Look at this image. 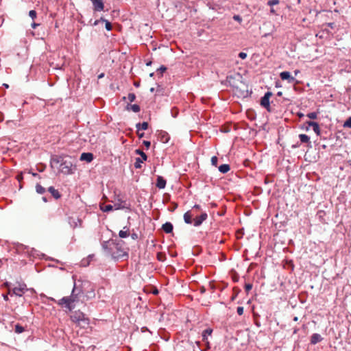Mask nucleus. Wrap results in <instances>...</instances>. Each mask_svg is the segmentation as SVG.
<instances>
[{
  "mask_svg": "<svg viewBox=\"0 0 351 351\" xmlns=\"http://www.w3.org/2000/svg\"><path fill=\"white\" fill-rule=\"evenodd\" d=\"M123 241L110 239L104 241L101 243V246L108 255L111 256L113 259L118 260L125 256H128V254L123 248Z\"/></svg>",
  "mask_w": 351,
  "mask_h": 351,
  "instance_id": "f257e3e1",
  "label": "nucleus"
},
{
  "mask_svg": "<svg viewBox=\"0 0 351 351\" xmlns=\"http://www.w3.org/2000/svg\"><path fill=\"white\" fill-rule=\"evenodd\" d=\"M82 293L80 289L76 287L75 282L69 296H65L58 301V304L62 307L64 306L69 311H72L75 308V302L79 301L80 295Z\"/></svg>",
  "mask_w": 351,
  "mask_h": 351,
  "instance_id": "f03ea898",
  "label": "nucleus"
},
{
  "mask_svg": "<svg viewBox=\"0 0 351 351\" xmlns=\"http://www.w3.org/2000/svg\"><path fill=\"white\" fill-rule=\"evenodd\" d=\"M71 320L81 328H86L89 325V319L86 315L80 311H75L70 316Z\"/></svg>",
  "mask_w": 351,
  "mask_h": 351,
  "instance_id": "7ed1b4c3",
  "label": "nucleus"
},
{
  "mask_svg": "<svg viewBox=\"0 0 351 351\" xmlns=\"http://www.w3.org/2000/svg\"><path fill=\"white\" fill-rule=\"evenodd\" d=\"M73 162L70 160H64L60 165L59 172L65 175L72 174Z\"/></svg>",
  "mask_w": 351,
  "mask_h": 351,
  "instance_id": "20e7f679",
  "label": "nucleus"
},
{
  "mask_svg": "<svg viewBox=\"0 0 351 351\" xmlns=\"http://www.w3.org/2000/svg\"><path fill=\"white\" fill-rule=\"evenodd\" d=\"M136 154L140 155L141 158H136L135 159V162L134 164V166L136 169H140L141 168V164L146 161L147 159V156L145 152H143L141 149H137L135 150Z\"/></svg>",
  "mask_w": 351,
  "mask_h": 351,
  "instance_id": "39448f33",
  "label": "nucleus"
},
{
  "mask_svg": "<svg viewBox=\"0 0 351 351\" xmlns=\"http://www.w3.org/2000/svg\"><path fill=\"white\" fill-rule=\"evenodd\" d=\"M272 95V93L267 91L261 99V106L265 108L268 112H271L269 99Z\"/></svg>",
  "mask_w": 351,
  "mask_h": 351,
  "instance_id": "423d86ee",
  "label": "nucleus"
},
{
  "mask_svg": "<svg viewBox=\"0 0 351 351\" xmlns=\"http://www.w3.org/2000/svg\"><path fill=\"white\" fill-rule=\"evenodd\" d=\"M25 290H27L26 285L23 284L20 285L19 287L13 288L12 290L9 289L8 294L11 295H15L21 297L25 293Z\"/></svg>",
  "mask_w": 351,
  "mask_h": 351,
  "instance_id": "0eeeda50",
  "label": "nucleus"
},
{
  "mask_svg": "<svg viewBox=\"0 0 351 351\" xmlns=\"http://www.w3.org/2000/svg\"><path fill=\"white\" fill-rule=\"evenodd\" d=\"M93 3V9L95 12H101L104 10L103 0H90Z\"/></svg>",
  "mask_w": 351,
  "mask_h": 351,
  "instance_id": "6e6552de",
  "label": "nucleus"
},
{
  "mask_svg": "<svg viewBox=\"0 0 351 351\" xmlns=\"http://www.w3.org/2000/svg\"><path fill=\"white\" fill-rule=\"evenodd\" d=\"M64 158L62 156L53 155L50 160V166L53 168L54 165L62 164L64 160Z\"/></svg>",
  "mask_w": 351,
  "mask_h": 351,
  "instance_id": "1a4fd4ad",
  "label": "nucleus"
},
{
  "mask_svg": "<svg viewBox=\"0 0 351 351\" xmlns=\"http://www.w3.org/2000/svg\"><path fill=\"white\" fill-rule=\"evenodd\" d=\"M208 217V215L206 212L202 213V214L194 219V226L197 227L202 225L203 221H204Z\"/></svg>",
  "mask_w": 351,
  "mask_h": 351,
  "instance_id": "9d476101",
  "label": "nucleus"
},
{
  "mask_svg": "<svg viewBox=\"0 0 351 351\" xmlns=\"http://www.w3.org/2000/svg\"><path fill=\"white\" fill-rule=\"evenodd\" d=\"M158 138L163 143H168L170 139L169 134L167 132L162 130L158 132Z\"/></svg>",
  "mask_w": 351,
  "mask_h": 351,
  "instance_id": "9b49d317",
  "label": "nucleus"
},
{
  "mask_svg": "<svg viewBox=\"0 0 351 351\" xmlns=\"http://www.w3.org/2000/svg\"><path fill=\"white\" fill-rule=\"evenodd\" d=\"M280 77L282 80H287L289 83H293L295 77L291 75L289 71H282L280 73Z\"/></svg>",
  "mask_w": 351,
  "mask_h": 351,
  "instance_id": "f8f14e48",
  "label": "nucleus"
},
{
  "mask_svg": "<svg viewBox=\"0 0 351 351\" xmlns=\"http://www.w3.org/2000/svg\"><path fill=\"white\" fill-rule=\"evenodd\" d=\"M306 124H307L308 126H311L313 128V131L317 136L320 135L321 131H320L319 125L317 122L312 121H307L306 122Z\"/></svg>",
  "mask_w": 351,
  "mask_h": 351,
  "instance_id": "ddd939ff",
  "label": "nucleus"
},
{
  "mask_svg": "<svg viewBox=\"0 0 351 351\" xmlns=\"http://www.w3.org/2000/svg\"><path fill=\"white\" fill-rule=\"evenodd\" d=\"M94 158L93 154L90 152H84L80 156V160L90 162Z\"/></svg>",
  "mask_w": 351,
  "mask_h": 351,
  "instance_id": "4468645a",
  "label": "nucleus"
},
{
  "mask_svg": "<svg viewBox=\"0 0 351 351\" xmlns=\"http://www.w3.org/2000/svg\"><path fill=\"white\" fill-rule=\"evenodd\" d=\"M166 184V180L163 177L158 176L156 183V187L159 189H163L165 188Z\"/></svg>",
  "mask_w": 351,
  "mask_h": 351,
  "instance_id": "2eb2a0df",
  "label": "nucleus"
},
{
  "mask_svg": "<svg viewBox=\"0 0 351 351\" xmlns=\"http://www.w3.org/2000/svg\"><path fill=\"white\" fill-rule=\"evenodd\" d=\"M213 329L210 328H208L203 330L202 336V341L206 342L207 345H209V342L208 341V336H210L213 333Z\"/></svg>",
  "mask_w": 351,
  "mask_h": 351,
  "instance_id": "dca6fc26",
  "label": "nucleus"
},
{
  "mask_svg": "<svg viewBox=\"0 0 351 351\" xmlns=\"http://www.w3.org/2000/svg\"><path fill=\"white\" fill-rule=\"evenodd\" d=\"M323 340L322 336L318 333H313L311 337V343L315 345Z\"/></svg>",
  "mask_w": 351,
  "mask_h": 351,
  "instance_id": "f3484780",
  "label": "nucleus"
},
{
  "mask_svg": "<svg viewBox=\"0 0 351 351\" xmlns=\"http://www.w3.org/2000/svg\"><path fill=\"white\" fill-rule=\"evenodd\" d=\"M48 191L51 194V195L56 199H58L61 197V194L60 193V192L57 189H56L53 186L49 187Z\"/></svg>",
  "mask_w": 351,
  "mask_h": 351,
  "instance_id": "a211bd4d",
  "label": "nucleus"
},
{
  "mask_svg": "<svg viewBox=\"0 0 351 351\" xmlns=\"http://www.w3.org/2000/svg\"><path fill=\"white\" fill-rule=\"evenodd\" d=\"M162 229L166 233H171L173 231V226L171 222H166L162 225Z\"/></svg>",
  "mask_w": 351,
  "mask_h": 351,
  "instance_id": "6ab92c4d",
  "label": "nucleus"
},
{
  "mask_svg": "<svg viewBox=\"0 0 351 351\" xmlns=\"http://www.w3.org/2000/svg\"><path fill=\"white\" fill-rule=\"evenodd\" d=\"M127 110H132L134 112H138L141 110L140 106L138 104H128L126 106Z\"/></svg>",
  "mask_w": 351,
  "mask_h": 351,
  "instance_id": "aec40b11",
  "label": "nucleus"
},
{
  "mask_svg": "<svg viewBox=\"0 0 351 351\" xmlns=\"http://www.w3.org/2000/svg\"><path fill=\"white\" fill-rule=\"evenodd\" d=\"M219 171L221 173H226L230 169V166L228 164H223L218 167Z\"/></svg>",
  "mask_w": 351,
  "mask_h": 351,
  "instance_id": "412c9836",
  "label": "nucleus"
},
{
  "mask_svg": "<svg viewBox=\"0 0 351 351\" xmlns=\"http://www.w3.org/2000/svg\"><path fill=\"white\" fill-rule=\"evenodd\" d=\"M184 221L187 224L192 223V215L190 211H187L184 214Z\"/></svg>",
  "mask_w": 351,
  "mask_h": 351,
  "instance_id": "4be33fe9",
  "label": "nucleus"
},
{
  "mask_svg": "<svg viewBox=\"0 0 351 351\" xmlns=\"http://www.w3.org/2000/svg\"><path fill=\"white\" fill-rule=\"evenodd\" d=\"M77 223H79L80 226H81L82 220L80 219H73V217L69 218V223L73 228H76L78 226Z\"/></svg>",
  "mask_w": 351,
  "mask_h": 351,
  "instance_id": "5701e85b",
  "label": "nucleus"
},
{
  "mask_svg": "<svg viewBox=\"0 0 351 351\" xmlns=\"http://www.w3.org/2000/svg\"><path fill=\"white\" fill-rule=\"evenodd\" d=\"M299 138H300V142L302 143H311L310 138L306 134H300Z\"/></svg>",
  "mask_w": 351,
  "mask_h": 351,
  "instance_id": "b1692460",
  "label": "nucleus"
},
{
  "mask_svg": "<svg viewBox=\"0 0 351 351\" xmlns=\"http://www.w3.org/2000/svg\"><path fill=\"white\" fill-rule=\"evenodd\" d=\"M148 123L147 122H143L142 123H138L136 125V128L138 131L140 130H146L148 128Z\"/></svg>",
  "mask_w": 351,
  "mask_h": 351,
  "instance_id": "393cba45",
  "label": "nucleus"
},
{
  "mask_svg": "<svg viewBox=\"0 0 351 351\" xmlns=\"http://www.w3.org/2000/svg\"><path fill=\"white\" fill-rule=\"evenodd\" d=\"M99 21L105 23V27H106V30H108V31L112 30V24L110 23V22H109L108 20H106L104 17H101Z\"/></svg>",
  "mask_w": 351,
  "mask_h": 351,
  "instance_id": "a878e982",
  "label": "nucleus"
},
{
  "mask_svg": "<svg viewBox=\"0 0 351 351\" xmlns=\"http://www.w3.org/2000/svg\"><path fill=\"white\" fill-rule=\"evenodd\" d=\"M123 229H126V230H121L119 232V236L121 238H126L127 237L129 236V232H128L129 228L127 226H125L123 228Z\"/></svg>",
  "mask_w": 351,
  "mask_h": 351,
  "instance_id": "bb28decb",
  "label": "nucleus"
},
{
  "mask_svg": "<svg viewBox=\"0 0 351 351\" xmlns=\"http://www.w3.org/2000/svg\"><path fill=\"white\" fill-rule=\"evenodd\" d=\"M36 191L39 194H43L45 193V189L40 184H37L36 185Z\"/></svg>",
  "mask_w": 351,
  "mask_h": 351,
  "instance_id": "cd10ccee",
  "label": "nucleus"
},
{
  "mask_svg": "<svg viewBox=\"0 0 351 351\" xmlns=\"http://www.w3.org/2000/svg\"><path fill=\"white\" fill-rule=\"evenodd\" d=\"M112 209H113V206H112L110 204H108V205H105L104 206H101V210L103 212H110V211L112 210Z\"/></svg>",
  "mask_w": 351,
  "mask_h": 351,
  "instance_id": "c85d7f7f",
  "label": "nucleus"
},
{
  "mask_svg": "<svg viewBox=\"0 0 351 351\" xmlns=\"http://www.w3.org/2000/svg\"><path fill=\"white\" fill-rule=\"evenodd\" d=\"M24 330H25V329H24L23 326H22L21 325H20L19 324L15 325V328H14L15 332L20 334V333L23 332Z\"/></svg>",
  "mask_w": 351,
  "mask_h": 351,
  "instance_id": "c756f323",
  "label": "nucleus"
},
{
  "mask_svg": "<svg viewBox=\"0 0 351 351\" xmlns=\"http://www.w3.org/2000/svg\"><path fill=\"white\" fill-rule=\"evenodd\" d=\"M317 114H318V112H312L308 113L306 114V117L311 119H316L317 118Z\"/></svg>",
  "mask_w": 351,
  "mask_h": 351,
  "instance_id": "7c9ffc66",
  "label": "nucleus"
},
{
  "mask_svg": "<svg viewBox=\"0 0 351 351\" xmlns=\"http://www.w3.org/2000/svg\"><path fill=\"white\" fill-rule=\"evenodd\" d=\"M343 125L344 128H351V117L346 119Z\"/></svg>",
  "mask_w": 351,
  "mask_h": 351,
  "instance_id": "2f4dec72",
  "label": "nucleus"
},
{
  "mask_svg": "<svg viewBox=\"0 0 351 351\" xmlns=\"http://www.w3.org/2000/svg\"><path fill=\"white\" fill-rule=\"evenodd\" d=\"M93 255H89V256H88V258L89 259V261H85V260H82V265L83 266H84V267H85V266H87V265L89 264V261H91V260L93 259Z\"/></svg>",
  "mask_w": 351,
  "mask_h": 351,
  "instance_id": "473e14b6",
  "label": "nucleus"
},
{
  "mask_svg": "<svg viewBox=\"0 0 351 351\" xmlns=\"http://www.w3.org/2000/svg\"><path fill=\"white\" fill-rule=\"evenodd\" d=\"M217 162H218V158L215 156H213L211 158V164L212 165L215 166V167H217Z\"/></svg>",
  "mask_w": 351,
  "mask_h": 351,
  "instance_id": "72a5a7b5",
  "label": "nucleus"
},
{
  "mask_svg": "<svg viewBox=\"0 0 351 351\" xmlns=\"http://www.w3.org/2000/svg\"><path fill=\"white\" fill-rule=\"evenodd\" d=\"M128 100L130 101V102H132L135 100L136 99V95L134 93H129L128 95Z\"/></svg>",
  "mask_w": 351,
  "mask_h": 351,
  "instance_id": "f704fd0d",
  "label": "nucleus"
},
{
  "mask_svg": "<svg viewBox=\"0 0 351 351\" xmlns=\"http://www.w3.org/2000/svg\"><path fill=\"white\" fill-rule=\"evenodd\" d=\"M29 16L32 19H34L36 18L37 13L35 10H32L29 12Z\"/></svg>",
  "mask_w": 351,
  "mask_h": 351,
  "instance_id": "c9c22d12",
  "label": "nucleus"
},
{
  "mask_svg": "<svg viewBox=\"0 0 351 351\" xmlns=\"http://www.w3.org/2000/svg\"><path fill=\"white\" fill-rule=\"evenodd\" d=\"M279 3V0H269L267 2V5L269 6H273L274 5H277Z\"/></svg>",
  "mask_w": 351,
  "mask_h": 351,
  "instance_id": "e433bc0d",
  "label": "nucleus"
},
{
  "mask_svg": "<svg viewBox=\"0 0 351 351\" xmlns=\"http://www.w3.org/2000/svg\"><path fill=\"white\" fill-rule=\"evenodd\" d=\"M252 289V284L248 283L245 285V290L248 293Z\"/></svg>",
  "mask_w": 351,
  "mask_h": 351,
  "instance_id": "4c0bfd02",
  "label": "nucleus"
},
{
  "mask_svg": "<svg viewBox=\"0 0 351 351\" xmlns=\"http://www.w3.org/2000/svg\"><path fill=\"white\" fill-rule=\"evenodd\" d=\"M167 67L164 65H162L159 69H157V71L160 72L161 75L167 71Z\"/></svg>",
  "mask_w": 351,
  "mask_h": 351,
  "instance_id": "58836bf2",
  "label": "nucleus"
},
{
  "mask_svg": "<svg viewBox=\"0 0 351 351\" xmlns=\"http://www.w3.org/2000/svg\"><path fill=\"white\" fill-rule=\"evenodd\" d=\"M244 308L243 306H238L237 308V312L238 315H242L243 314Z\"/></svg>",
  "mask_w": 351,
  "mask_h": 351,
  "instance_id": "ea45409f",
  "label": "nucleus"
},
{
  "mask_svg": "<svg viewBox=\"0 0 351 351\" xmlns=\"http://www.w3.org/2000/svg\"><path fill=\"white\" fill-rule=\"evenodd\" d=\"M238 56H239L240 58H241V59L244 60V59H245V58H247V53H245V52H240V53H239Z\"/></svg>",
  "mask_w": 351,
  "mask_h": 351,
  "instance_id": "a19ab883",
  "label": "nucleus"
},
{
  "mask_svg": "<svg viewBox=\"0 0 351 351\" xmlns=\"http://www.w3.org/2000/svg\"><path fill=\"white\" fill-rule=\"evenodd\" d=\"M233 19L239 23L242 21V18L239 15H234Z\"/></svg>",
  "mask_w": 351,
  "mask_h": 351,
  "instance_id": "79ce46f5",
  "label": "nucleus"
},
{
  "mask_svg": "<svg viewBox=\"0 0 351 351\" xmlns=\"http://www.w3.org/2000/svg\"><path fill=\"white\" fill-rule=\"evenodd\" d=\"M114 206H115V209L118 210V209H123L124 208L125 206V205H122L121 204H114Z\"/></svg>",
  "mask_w": 351,
  "mask_h": 351,
  "instance_id": "37998d69",
  "label": "nucleus"
},
{
  "mask_svg": "<svg viewBox=\"0 0 351 351\" xmlns=\"http://www.w3.org/2000/svg\"><path fill=\"white\" fill-rule=\"evenodd\" d=\"M143 144L146 147L147 149H149L151 145L150 141H143Z\"/></svg>",
  "mask_w": 351,
  "mask_h": 351,
  "instance_id": "c03bdc74",
  "label": "nucleus"
},
{
  "mask_svg": "<svg viewBox=\"0 0 351 351\" xmlns=\"http://www.w3.org/2000/svg\"><path fill=\"white\" fill-rule=\"evenodd\" d=\"M130 236L133 240H136L138 238V234L136 232L132 233Z\"/></svg>",
  "mask_w": 351,
  "mask_h": 351,
  "instance_id": "a18cd8bd",
  "label": "nucleus"
},
{
  "mask_svg": "<svg viewBox=\"0 0 351 351\" xmlns=\"http://www.w3.org/2000/svg\"><path fill=\"white\" fill-rule=\"evenodd\" d=\"M326 25L331 29H334L336 27V25L335 23H326Z\"/></svg>",
  "mask_w": 351,
  "mask_h": 351,
  "instance_id": "49530a36",
  "label": "nucleus"
},
{
  "mask_svg": "<svg viewBox=\"0 0 351 351\" xmlns=\"http://www.w3.org/2000/svg\"><path fill=\"white\" fill-rule=\"evenodd\" d=\"M206 291V288H205L204 286H202V287H201L199 288V292H200V293H202V294L205 293Z\"/></svg>",
  "mask_w": 351,
  "mask_h": 351,
  "instance_id": "de8ad7c7",
  "label": "nucleus"
},
{
  "mask_svg": "<svg viewBox=\"0 0 351 351\" xmlns=\"http://www.w3.org/2000/svg\"><path fill=\"white\" fill-rule=\"evenodd\" d=\"M16 179L21 182L23 179V173H20L19 175H17L16 176Z\"/></svg>",
  "mask_w": 351,
  "mask_h": 351,
  "instance_id": "09e8293b",
  "label": "nucleus"
},
{
  "mask_svg": "<svg viewBox=\"0 0 351 351\" xmlns=\"http://www.w3.org/2000/svg\"><path fill=\"white\" fill-rule=\"evenodd\" d=\"M40 24L39 23H32L31 26L33 29H36L38 26H39Z\"/></svg>",
  "mask_w": 351,
  "mask_h": 351,
  "instance_id": "8fccbe9b",
  "label": "nucleus"
},
{
  "mask_svg": "<svg viewBox=\"0 0 351 351\" xmlns=\"http://www.w3.org/2000/svg\"><path fill=\"white\" fill-rule=\"evenodd\" d=\"M137 134H138V136L139 138H141L144 136V133L142 132V133H140L139 131L137 130Z\"/></svg>",
  "mask_w": 351,
  "mask_h": 351,
  "instance_id": "3c124183",
  "label": "nucleus"
},
{
  "mask_svg": "<svg viewBox=\"0 0 351 351\" xmlns=\"http://www.w3.org/2000/svg\"><path fill=\"white\" fill-rule=\"evenodd\" d=\"M193 208L200 210L201 206L199 204H195L194 205Z\"/></svg>",
  "mask_w": 351,
  "mask_h": 351,
  "instance_id": "603ef678",
  "label": "nucleus"
},
{
  "mask_svg": "<svg viewBox=\"0 0 351 351\" xmlns=\"http://www.w3.org/2000/svg\"><path fill=\"white\" fill-rule=\"evenodd\" d=\"M100 21H99V20H96V21L94 22L93 25H95H95H97Z\"/></svg>",
  "mask_w": 351,
  "mask_h": 351,
  "instance_id": "864d4df0",
  "label": "nucleus"
},
{
  "mask_svg": "<svg viewBox=\"0 0 351 351\" xmlns=\"http://www.w3.org/2000/svg\"><path fill=\"white\" fill-rule=\"evenodd\" d=\"M47 299L49 300H50V301H53V302H57L56 300L54 298H53L49 297V298H47Z\"/></svg>",
  "mask_w": 351,
  "mask_h": 351,
  "instance_id": "5fc2aeb1",
  "label": "nucleus"
},
{
  "mask_svg": "<svg viewBox=\"0 0 351 351\" xmlns=\"http://www.w3.org/2000/svg\"><path fill=\"white\" fill-rule=\"evenodd\" d=\"M233 280H234V282H237V281L239 280V277H238V276H234V277H233Z\"/></svg>",
  "mask_w": 351,
  "mask_h": 351,
  "instance_id": "6e6d98bb",
  "label": "nucleus"
},
{
  "mask_svg": "<svg viewBox=\"0 0 351 351\" xmlns=\"http://www.w3.org/2000/svg\"><path fill=\"white\" fill-rule=\"evenodd\" d=\"M104 77V73H101V74H99V75H98V78H99V79H101V78H102V77Z\"/></svg>",
  "mask_w": 351,
  "mask_h": 351,
  "instance_id": "4d7b16f0",
  "label": "nucleus"
},
{
  "mask_svg": "<svg viewBox=\"0 0 351 351\" xmlns=\"http://www.w3.org/2000/svg\"><path fill=\"white\" fill-rule=\"evenodd\" d=\"M299 329L297 328H295L293 330V334H296L298 332Z\"/></svg>",
  "mask_w": 351,
  "mask_h": 351,
  "instance_id": "13d9d810",
  "label": "nucleus"
},
{
  "mask_svg": "<svg viewBox=\"0 0 351 351\" xmlns=\"http://www.w3.org/2000/svg\"><path fill=\"white\" fill-rule=\"evenodd\" d=\"M298 116L299 117H304V114H302V112H298Z\"/></svg>",
  "mask_w": 351,
  "mask_h": 351,
  "instance_id": "bf43d9fd",
  "label": "nucleus"
},
{
  "mask_svg": "<svg viewBox=\"0 0 351 351\" xmlns=\"http://www.w3.org/2000/svg\"><path fill=\"white\" fill-rule=\"evenodd\" d=\"M3 299L5 300V301H8V297L7 295H3Z\"/></svg>",
  "mask_w": 351,
  "mask_h": 351,
  "instance_id": "052dcab7",
  "label": "nucleus"
},
{
  "mask_svg": "<svg viewBox=\"0 0 351 351\" xmlns=\"http://www.w3.org/2000/svg\"><path fill=\"white\" fill-rule=\"evenodd\" d=\"M3 86L5 88H9V85L8 84H3Z\"/></svg>",
  "mask_w": 351,
  "mask_h": 351,
  "instance_id": "680f3d73",
  "label": "nucleus"
},
{
  "mask_svg": "<svg viewBox=\"0 0 351 351\" xmlns=\"http://www.w3.org/2000/svg\"><path fill=\"white\" fill-rule=\"evenodd\" d=\"M237 296V293L235 295H233V296L232 297L231 300H234L236 298Z\"/></svg>",
  "mask_w": 351,
  "mask_h": 351,
  "instance_id": "e2e57ef3",
  "label": "nucleus"
},
{
  "mask_svg": "<svg viewBox=\"0 0 351 351\" xmlns=\"http://www.w3.org/2000/svg\"><path fill=\"white\" fill-rule=\"evenodd\" d=\"M42 199H43V202H47V197H42Z\"/></svg>",
  "mask_w": 351,
  "mask_h": 351,
  "instance_id": "0e129e2a",
  "label": "nucleus"
},
{
  "mask_svg": "<svg viewBox=\"0 0 351 351\" xmlns=\"http://www.w3.org/2000/svg\"><path fill=\"white\" fill-rule=\"evenodd\" d=\"M293 320L294 322H297L298 320V317L295 316V317H293Z\"/></svg>",
  "mask_w": 351,
  "mask_h": 351,
  "instance_id": "69168bd1",
  "label": "nucleus"
},
{
  "mask_svg": "<svg viewBox=\"0 0 351 351\" xmlns=\"http://www.w3.org/2000/svg\"><path fill=\"white\" fill-rule=\"evenodd\" d=\"M152 64V61H149L146 63L147 66H150Z\"/></svg>",
  "mask_w": 351,
  "mask_h": 351,
  "instance_id": "338daca9",
  "label": "nucleus"
},
{
  "mask_svg": "<svg viewBox=\"0 0 351 351\" xmlns=\"http://www.w3.org/2000/svg\"><path fill=\"white\" fill-rule=\"evenodd\" d=\"M282 95V92H280V91H279V92H278V93H277V95H278V96H281Z\"/></svg>",
  "mask_w": 351,
  "mask_h": 351,
  "instance_id": "774afa93",
  "label": "nucleus"
}]
</instances>
